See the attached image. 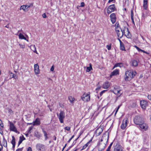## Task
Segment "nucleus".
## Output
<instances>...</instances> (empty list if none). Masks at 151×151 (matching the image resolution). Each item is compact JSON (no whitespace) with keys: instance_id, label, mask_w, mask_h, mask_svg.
Listing matches in <instances>:
<instances>
[{"instance_id":"1","label":"nucleus","mask_w":151,"mask_h":151,"mask_svg":"<svg viewBox=\"0 0 151 151\" xmlns=\"http://www.w3.org/2000/svg\"><path fill=\"white\" fill-rule=\"evenodd\" d=\"M105 137L104 136H103L100 140L98 146V149L99 151H102L106 147V143L108 140V136L107 139H105Z\"/></svg>"},{"instance_id":"2","label":"nucleus","mask_w":151,"mask_h":151,"mask_svg":"<svg viewBox=\"0 0 151 151\" xmlns=\"http://www.w3.org/2000/svg\"><path fill=\"white\" fill-rule=\"evenodd\" d=\"M136 73L135 71L127 70L126 71L124 79L126 81L131 80L135 75Z\"/></svg>"},{"instance_id":"3","label":"nucleus","mask_w":151,"mask_h":151,"mask_svg":"<svg viewBox=\"0 0 151 151\" xmlns=\"http://www.w3.org/2000/svg\"><path fill=\"white\" fill-rule=\"evenodd\" d=\"M144 121L143 119L141 116H136L134 119V123L136 125H139L142 123Z\"/></svg>"},{"instance_id":"4","label":"nucleus","mask_w":151,"mask_h":151,"mask_svg":"<svg viewBox=\"0 0 151 151\" xmlns=\"http://www.w3.org/2000/svg\"><path fill=\"white\" fill-rule=\"evenodd\" d=\"M138 127L141 130L146 131L148 129V125L147 123L144 121L141 124L138 125Z\"/></svg>"},{"instance_id":"5","label":"nucleus","mask_w":151,"mask_h":151,"mask_svg":"<svg viewBox=\"0 0 151 151\" xmlns=\"http://www.w3.org/2000/svg\"><path fill=\"white\" fill-rule=\"evenodd\" d=\"M118 25H119V24H117V23H116L115 31L117 34L118 37H121L123 36V33H125V32L124 30L123 31L120 28L118 27Z\"/></svg>"},{"instance_id":"6","label":"nucleus","mask_w":151,"mask_h":151,"mask_svg":"<svg viewBox=\"0 0 151 151\" xmlns=\"http://www.w3.org/2000/svg\"><path fill=\"white\" fill-rule=\"evenodd\" d=\"M57 115L60 122L61 123H63L64 119L65 117V112L63 111H60L59 114Z\"/></svg>"},{"instance_id":"7","label":"nucleus","mask_w":151,"mask_h":151,"mask_svg":"<svg viewBox=\"0 0 151 151\" xmlns=\"http://www.w3.org/2000/svg\"><path fill=\"white\" fill-rule=\"evenodd\" d=\"M33 3H31L28 5H23L21 6L20 10H23L24 12H27L29 10L28 8L32 7Z\"/></svg>"},{"instance_id":"8","label":"nucleus","mask_w":151,"mask_h":151,"mask_svg":"<svg viewBox=\"0 0 151 151\" xmlns=\"http://www.w3.org/2000/svg\"><path fill=\"white\" fill-rule=\"evenodd\" d=\"M36 149L39 151H44L45 150V146L40 143H37L36 145Z\"/></svg>"},{"instance_id":"9","label":"nucleus","mask_w":151,"mask_h":151,"mask_svg":"<svg viewBox=\"0 0 151 151\" xmlns=\"http://www.w3.org/2000/svg\"><path fill=\"white\" fill-rule=\"evenodd\" d=\"M9 122L10 124V130L18 134H19V132L17 131L16 128L14 126V124L12 122L9 121Z\"/></svg>"},{"instance_id":"10","label":"nucleus","mask_w":151,"mask_h":151,"mask_svg":"<svg viewBox=\"0 0 151 151\" xmlns=\"http://www.w3.org/2000/svg\"><path fill=\"white\" fill-rule=\"evenodd\" d=\"M81 98L84 102H87L90 100V96L89 95L85 93L81 96Z\"/></svg>"},{"instance_id":"11","label":"nucleus","mask_w":151,"mask_h":151,"mask_svg":"<svg viewBox=\"0 0 151 151\" xmlns=\"http://www.w3.org/2000/svg\"><path fill=\"white\" fill-rule=\"evenodd\" d=\"M116 9L114 4H112L109 6L107 10V12L108 14H110L114 12Z\"/></svg>"},{"instance_id":"12","label":"nucleus","mask_w":151,"mask_h":151,"mask_svg":"<svg viewBox=\"0 0 151 151\" xmlns=\"http://www.w3.org/2000/svg\"><path fill=\"white\" fill-rule=\"evenodd\" d=\"M128 123V121L127 118H125L123 120L121 125V128L122 129H125L127 126Z\"/></svg>"},{"instance_id":"13","label":"nucleus","mask_w":151,"mask_h":151,"mask_svg":"<svg viewBox=\"0 0 151 151\" xmlns=\"http://www.w3.org/2000/svg\"><path fill=\"white\" fill-rule=\"evenodd\" d=\"M123 147L119 144H117L114 147V151H123Z\"/></svg>"},{"instance_id":"14","label":"nucleus","mask_w":151,"mask_h":151,"mask_svg":"<svg viewBox=\"0 0 151 151\" xmlns=\"http://www.w3.org/2000/svg\"><path fill=\"white\" fill-rule=\"evenodd\" d=\"M120 91L121 90L119 87L118 86H115L114 87L113 92L115 94L118 95L121 94Z\"/></svg>"},{"instance_id":"15","label":"nucleus","mask_w":151,"mask_h":151,"mask_svg":"<svg viewBox=\"0 0 151 151\" xmlns=\"http://www.w3.org/2000/svg\"><path fill=\"white\" fill-rule=\"evenodd\" d=\"M140 103L142 108L144 109H145L147 105V101L144 100L141 101Z\"/></svg>"},{"instance_id":"16","label":"nucleus","mask_w":151,"mask_h":151,"mask_svg":"<svg viewBox=\"0 0 151 151\" xmlns=\"http://www.w3.org/2000/svg\"><path fill=\"white\" fill-rule=\"evenodd\" d=\"M110 17L112 23L113 24L116 21V19L115 14L114 13L111 14L110 15Z\"/></svg>"},{"instance_id":"17","label":"nucleus","mask_w":151,"mask_h":151,"mask_svg":"<svg viewBox=\"0 0 151 151\" xmlns=\"http://www.w3.org/2000/svg\"><path fill=\"white\" fill-rule=\"evenodd\" d=\"M34 71L36 74H38L39 73V66L38 64H37L34 65Z\"/></svg>"},{"instance_id":"18","label":"nucleus","mask_w":151,"mask_h":151,"mask_svg":"<svg viewBox=\"0 0 151 151\" xmlns=\"http://www.w3.org/2000/svg\"><path fill=\"white\" fill-rule=\"evenodd\" d=\"M33 123V125L34 126L40 125V119L38 118L36 119Z\"/></svg>"},{"instance_id":"19","label":"nucleus","mask_w":151,"mask_h":151,"mask_svg":"<svg viewBox=\"0 0 151 151\" xmlns=\"http://www.w3.org/2000/svg\"><path fill=\"white\" fill-rule=\"evenodd\" d=\"M30 48L34 52L36 53L37 54H38L36 50V48L35 45H31L30 46Z\"/></svg>"},{"instance_id":"20","label":"nucleus","mask_w":151,"mask_h":151,"mask_svg":"<svg viewBox=\"0 0 151 151\" xmlns=\"http://www.w3.org/2000/svg\"><path fill=\"white\" fill-rule=\"evenodd\" d=\"M119 74V70L117 69H116L114 70L111 73V76H112L114 75H116Z\"/></svg>"},{"instance_id":"21","label":"nucleus","mask_w":151,"mask_h":151,"mask_svg":"<svg viewBox=\"0 0 151 151\" xmlns=\"http://www.w3.org/2000/svg\"><path fill=\"white\" fill-rule=\"evenodd\" d=\"M102 131L103 130L101 128H98L96 131V135L98 136L102 132Z\"/></svg>"},{"instance_id":"22","label":"nucleus","mask_w":151,"mask_h":151,"mask_svg":"<svg viewBox=\"0 0 151 151\" xmlns=\"http://www.w3.org/2000/svg\"><path fill=\"white\" fill-rule=\"evenodd\" d=\"M110 86V84L108 82H105L103 84V88L104 89L108 88Z\"/></svg>"},{"instance_id":"23","label":"nucleus","mask_w":151,"mask_h":151,"mask_svg":"<svg viewBox=\"0 0 151 151\" xmlns=\"http://www.w3.org/2000/svg\"><path fill=\"white\" fill-rule=\"evenodd\" d=\"M123 66V64L122 63H116L114 66L113 67V69L114 68L117 67H120L121 68Z\"/></svg>"},{"instance_id":"24","label":"nucleus","mask_w":151,"mask_h":151,"mask_svg":"<svg viewBox=\"0 0 151 151\" xmlns=\"http://www.w3.org/2000/svg\"><path fill=\"white\" fill-rule=\"evenodd\" d=\"M91 141V140L89 141L88 142H87L84 145L82 148L81 149V151L83 150L84 149H85L89 145L90 142Z\"/></svg>"},{"instance_id":"25","label":"nucleus","mask_w":151,"mask_h":151,"mask_svg":"<svg viewBox=\"0 0 151 151\" xmlns=\"http://www.w3.org/2000/svg\"><path fill=\"white\" fill-rule=\"evenodd\" d=\"M147 0H144L143 7L145 9H146L147 7Z\"/></svg>"},{"instance_id":"26","label":"nucleus","mask_w":151,"mask_h":151,"mask_svg":"<svg viewBox=\"0 0 151 151\" xmlns=\"http://www.w3.org/2000/svg\"><path fill=\"white\" fill-rule=\"evenodd\" d=\"M34 136L38 138H39L41 136V134L38 131H36L35 132Z\"/></svg>"},{"instance_id":"27","label":"nucleus","mask_w":151,"mask_h":151,"mask_svg":"<svg viewBox=\"0 0 151 151\" xmlns=\"http://www.w3.org/2000/svg\"><path fill=\"white\" fill-rule=\"evenodd\" d=\"M19 39H24V40H27V41H28V40H27L26 38L24 37L22 34L21 33H19Z\"/></svg>"},{"instance_id":"28","label":"nucleus","mask_w":151,"mask_h":151,"mask_svg":"<svg viewBox=\"0 0 151 151\" xmlns=\"http://www.w3.org/2000/svg\"><path fill=\"white\" fill-rule=\"evenodd\" d=\"M131 19L132 22V23L134 24V14L133 11L132 10H131Z\"/></svg>"},{"instance_id":"29","label":"nucleus","mask_w":151,"mask_h":151,"mask_svg":"<svg viewBox=\"0 0 151 151\" xmlns=\"http://www.w3.org/2000/svg\"><path fill=\"white\" fill-rule=\"evenodd\" d=\"M92 69V67L91 66V64H90V66L87 67V69L86 70V71L87 72H89Z\"/></svg>"},{"instance_id":"30","label":"nucleus","mask_w":151,"mask_h":151,"mask_svg":"<svg viewBox=\"0 0 151 151\" xmlns=\"http://www.w3.org/2000/svg\"><path fill=\"white\" fill-rule=\"evenodd\" d=\"M10 75L11 76H12V78H14L15 79H17V75L16 74H14L13 73L11 72L10 73Z\"/></svg>"},{"instance_id":"31","label":"nucleus","mask_w":151,"mask_h":151,"mask_svg":"<svg viewBox=\"0 0 151 151\" xmlns=\"http://www.w3.org/2000/svg\"><path fill=\"white\" fill-rule=\"evenodd\" d=\"M42 132L44 134V136L45 137V140H46L48 138V137L47 136V133L44 130H43Z\"/></svg>"},{"instance_id":"32","label":"nucleus","mask_w":151,"mask_h":151,"mask_svg":"<svg viewBox=\"0 0 151 151\" xmlns=\"http://www.w3.org/2000/svg\"><path fill=\"white\" fill-rule=\"evenodd\" d=\"M125 29H127V35H126V34L125 35L127 37L129 38L131 37V35L129 33V32L128 28H126Z\"/></svg>"},{"instance_id":"33","label":"nucleus","mask_w":151,"mask_h":151,"mask_svg":"<svg viewBox=\"0 0 151 151\" xmlns=\"http://www.w3.org/2000/svg\"><path fill=\"white\" fill-rule=\"evenodd\" d=\"M3 140L4 141V144H3V145L4 147H7V142L6 140H5L4 137H3Z\"/></svg>"},{"instance_id":"34","label":"nucleus","mask_w":151,"mask_h":151,"mask_svg":"<svg viewBox=\"0 0 151 151\" xmlns=\"http://www.w3.org/2000/svg\"><path fill=\"white\" fill-rule=\"evenodd\" d=\"M120 49L122 50H125V48L124 47V45L123 43L120 44Z\"/></svg>"},{"instance_id":"35","label":"nucleus","mask_w":151,"mask_h":151,"mask_svg":"<svg viewBox=\"0 0 151 151\" xmlns=\"http://www.w3.org/2000/svg\"><path fill=\"white\" fill-rule=\"evenodd\" d=\"M138 65L137 62V61L136 60H134L133 61L132 65L133 66H136Z\"/></svg>"},{"instance_id":"36","label":"nucleus","mask_w":151,"mask_h":151,"mask_svg":"<svg viewBox=\"0 0 151 151\" xmlns=\"http://www.w3.org/2000/svg\"><path fill=\"white\" fill-rule=\"evenodd\" d=\"M68 99L71 103H73L74 100V98L72 97V96H69L68 97Z\"/></svg>"},{"instance_id":"37","label":"nucleus","mask_w":151,"mask_h":151,"mask_svg":"<svg viewBox=\"0 0 151 151\" xmlns=\"http://www.w3.org/2000/svg\"><path fill=\"white\" fill-rule=\"evenodd\" d=\"M12 145L15 144V139L14 136H12V140L11 141Z\"/></svg>"},{"instance_id":"38","label":"nucleus","mask_w":151,"mask_h":151,"mask_svg":"<svg viewBox=\"0 0 151 151\" xmlns=\"http://www.w3.org/2000/svg\"><path fill=\"white\" fill-rule=\"evenodd\" d=\"M113 144V142H111L110 145H109V146L108 147L107 149H106V151H110V149L111 148V147Z\"/></svg>"},{"instance_id":"39","label":"nucleus","mask_w":151,"mask_h":151,"mask_svg":"<svg viewBox=\"0 0 151 151\" xmlns=\"http://www.w3.org/2000/svg\"><path fill=\"white\" fill-rule=\"evenodd\" d=\"M65 130L69 131L70 129V127H65Z\"/></svg>"},{"instance_id":"40","label":"nucleus","mask_w":151,"mask_h":151,"mask_svg":"<svg viewBox=\"0 0 151 151\" xmlns=\"http://www.w3.org/2000/svg\"><path fill=\"white\" fill-rule=\"evenodd\" d=\"M19 139L22 141L23 140L25 139V138L23 136H20L19 137Z\"/></svg>"},{"instance_id":"41","label":"nucleus","mask_w":151,"mask_h":151,"mask_svg":"<svg viewBox=\"0 0 151 151\" xmlns=\"http://www.w3.org/2000/svg\"><path fill=\"white\" fill-rule=\"evenodd\" d=\"M19 45L20 46V48H24L25 47V45H24L19 44Z\"/></svg>"},{"instance_id":"42","label":"nucleus","mask_w":151,"mask_h":151,"mask_svg":"<svg viewBox=\"0 0 151 151\" xmlns=\"http://www.w3.org/2000/svg\"><path fill=\"white\" fill-rule=\"evenodd\" d=\"M137 104L136 102H134L133 103L132 105V106L133 107H134L137 106Z\"/></svg>"},{"instance_id":"43","label":"nucleus","mask_w":151,"mask_h":151,"mask_svg":"<svg viewBox=\"0 0 151 151\" xmlns=\"http://www.w3.org/2000/svg\"><path fill=\"white\" fill-rule=\"evenodd\" d=\"M107 90H103L102 91H101L100 93V95L101 96H102L103 94Z\"/></svg>"},{"instance_id":"44","label":"nucleus","mask_w":151,"mask_h":151,"mask_svg":"<svg viewBox=\"0 0 151 151\" xmlns=\"http://www.w3.org/2000/svg\"><path fill=\"white\" fill-rule=\"evenodd\" d=\"M0 126L3 128L4 127V125H3V123L2 122L1 120L0 119Z\"/></svg>"},{"instance_id":"45","label":"nucleus","mask_w":151,"mask_h":151,"mask_svg":"<svg viewBox=\"0 0 151 151\" xmlns=\"http://www.w3.org/2000/svg\"><path fill=\"white\" fill-rule=\"evenodd\" d=\"M135 47L137 49V50L139 51H141V50H142L140 49L139 47H138L136 46H135Z\"/></svg>"},{"instance_id":"46","label":"nucleus","mask_w":151,"mask_h":151,"mask_svg":"<svg viewBox=\"0 0 151 151\" xmlns=\"http://www.w3.org/2000/svg\"><path fill=\"white\" fill-rule=\"evenodd\" d=\"M108 50H109L111 49V46L109 45H107L106 46Z\"/></svg>"},{"instance_id":"47","label":"nucleus","mask_w":151,"mask_h":151,"mask_svg":"<svg viewBox=\"0 0 151 151\" xmlns=\"http://www.w3.org/2000/svg\"><path fill=\"white\" fill-rule=\"evenodd\" d=\"M85 6V4L84 2H82L81 4V7H83Z\"/></svg>"},{"instance_id":"48","label":"nucleus","mask_w":151,"mask_h":151,"mask_svg":"<svg viewBox=\"0 0 151 151\" xmlns=\"http://www.w3.org/2000/svg\"><path fill=\"white\" fill-rule=\"evenodd\" d=\"M148 99L151 101V95H148L147 96Z\"/></svg>"},{"instance_id":"49","label":"nucleus","mask_w":151,"mask_h":151,"mask_svg":"<svg viewBox=\"0 0 151 151\" xmlns=\"http://www.w3.org/2000/svg\"><path fill=\"white\" fill-rule=\"evenodd\" d=\"M32 127H30L29 128V130L28 131V133H30L31 132L30 131L32 130Z\"/></svg>"},{"instance_id":"50","label":"nucleus","mask_w":151,"mask_h":151,"mask_svg":"<svg viewBox=\"0 0 151 151\" xmlns=\"http://www.w3.org/2000/svg\"><path fill=\"white\" fill-rule=\"evenodd\" d=\"M54 70V68L53 65L51 67L50 69V70L51 71H53Z\"/></svg>"},{"instance_id":"51","label":"nucleus","mask_w":151,"mask_h":151,"mask_svg":"<svg viewBox=\"0 0 151 151\" xmlns=\"http://www.w3.org/2000/svg\"><path fill=\"white\" fill-rule=\"evenodd\" d=\"M42 16L43 18H45L46 17V16L45 13H44L42 15Z\"/></svg>"},{"instance_id":"52","label":"nucleus","mask_w":151,"mask_h":151,"mask_svg":"<svg viewBox=\"0 0 151 151\" xmlns=\"http://www.w3.org/2000/svg\"><path fill=\"white\" fill-rule=\"evenodd\" d=\"M27 151H32V148L30 147H29L27 149Z\"/></svg>"},{"instance_id":"53","label":"nucleus","mask_w":151,"mask_h":151,"mask_svg":"<svg viewBox=\"0 0 151 151\" xmlns=\"http://www.w3.org/2000/svg\"><path fill=\"white\" fill-rule=\"evenodd\" d=\"M22 142V141L20 139H19V141L18 142V146H19L20 144H21Z\"/></svg>"},{"instance_id":"54","label":"nucleus","mask_w":151,"mask_h":151,"mask_svg":"<svg viewBox=\"0 0 151 151\" xmlns=\"http://www.w3.org/2000/svg\"><path fill=\"white\" fill-rule=\"evenodd\" d=\"M141 52H143L144 53H145L146 54H149V53H148L147 52H146V51H144V50H141Z\"/></svg>"},{"instance_id":"55","label":"nucleus","mask_w":151,"mask_h":151,"mask_svg":"<svg viewBox=\"0 0 151 151\" xmlns=\"http://www.w3.org/2000/svg\"><path fill=\"white\" fill-rule=\"evenodd\" d=\"M22 148H18L17 149L16 151H22Z\"/></svg>"},{"instance_id":"56","label":"nucleus","mask_w":151,"mask_h":151,"mask_svg":"<svg viewBox=\"0 0 151 151\" xmlns=\"http://www.w3.org/2000/svg\"><path fill=\"white\" fill-rule=\"evenodd\" d=\"M3 147L2 145H0V151H1Z\"/></svg>"},{"instance_id":"57","label":"nucleus","mask_w":151,"mask_h":151,"mask_svg":"<svg viewBox=\"0 0 151 151\" xmlns=\"http://www.w3.org/2000/svg\"><path fill=\"white\" fill-rule=\"evenodd\" d=\"M114 0H109L108 2V3H110L112 1Z\"/></svg>"},{"instance_id":"58","label":"nucleus","mask_w":151,"mask_h":151,"mask_svg":"<svg viewBox=\"0 0 151 151\" xmlns=\"http://www.w3.org/2000/svg\"><path fill=\"white\" fill-rule=\"evenodd\" d=\"M100 88H101V87H99L97 88H96V90H99V89H100Z\"/></svg>"},{"instance_id":"59","label":"nucleus","mask_w":151,"mask_h":151,"mask_svg":"<svg viewBox=\"0 0 151 151\" xmlns=\"http://www.w3.org/2000/svg\"><path fill=\"white\" fill-rule=\"evenodd\" d=\"M119 42H120V44H121V43H123V42H122V41L121 40L119 39Z\"/></svg>"},{"instance_id":"60","label":"nucleus","mask_w":151,"mask_h":151,"mask_svg":"<svg viewBox=\"0 0 151 151\" xmlns=\"http://www.w3.org/2000/svg\"><path fill=\"white\" fill-rule=\"evenodd\" d=\"M5 27H6V28H9V25L7 24V25H6V26H5Z\"/></svg>"},{"instance_id":"61","label":"nucleus","mask_w":151,"mask_h":151,"mask_svg":"<svg viewBox=\"0 0 151 151\" xmlns=\"http://www.w3.org/2000/svg\"><path fill=\"white\" fill-rule=\"evenodd\" d=\"M15 144H13V145H13V146H12V148H13V149H14V147H15Z\"/></svg>"},{"instance_id":"62","label":"nucleus","mask_w":151,"mask_h":151,"mask_svg":"<svg viewBox=\"0 0 151 151\" xmlns=\"http://www.w3.org/2000/svg\"><path fill=\"white\" fill-rule=\"evenodd\" d=\"M74 137V135H73V136H72V137H71V138H70L71 139H72Z\"/></svg>"},{"instance_id":"63","label":"nucleus","mask_w":151,"mask_h":151,"mask_svg":"<svg viewBox=\"0 0 151 151\" xmlns=\"http://www.w3.org/2000/svg\"><path fill=\"white\" fill-rule=\"evenodd\" d=\"M72 140V139H70L68 141V143H69L70 141Z\"/></svg>"},{"instance_id":"64","label":"nucleus","mask_w":151,"mask_h":151,"mask_svg":"<svg viewBox=\"0 0 151 151\" xmlns=\"http://www.w3.org/2000/svg\"><path fill=\"white\" fill-rule=\"evenodd\" d=\"M9 111L10 112H11V111H12L11 109H9Z\"/></svg>"}]
</instances>
